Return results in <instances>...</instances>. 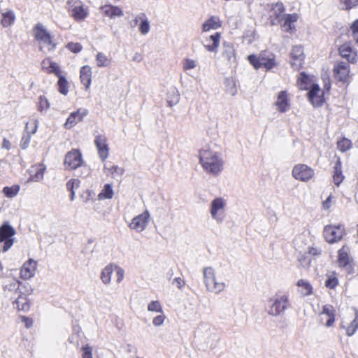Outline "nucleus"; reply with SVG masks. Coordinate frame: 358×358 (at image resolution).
Wrapping results in <instances>:
<instances>
[{
	"label": "nucleus",
	"mask_w": 358,
	"mask_h": 358,
	"mask_svg": "<svg viewBox=\"0 0 358 358\" xmlns=\"http://www.w3.org/2000/svg\"><path fill=\"white\" fill-rule=\"evenodd\" d=\"M166 320V316L164 314V312L162 313H159V315L155 316L152 320V324L155 327H160L162 326L164 321Z\"/></svg>",
	"instance_id": "56"
},
{
	"label": "nucleus",
	"mask_w": 358,
	"mask_h": 358,
	"mask_svg": "<svg viewBox=\"0 0 358 358\" xmlns=\"http://www.w3.org/2000/svg\"><path fill=\"white\" fill-rule=\"evenodd\" d=\"M221 34L215 32L210 36H204L201 43L205 49L210 52H217L220 44Z\"/></svg>",
	"instance_id": "13"
},
{
	"label": "nucleus",
	"mask_w": 358,
	"mask_h": 358,
	"mask_svg": "<svg viewBox=\"0 0 358 358\" xmlns=\"http://www.w3.org/2000/svg\"><path fill=\"white\" fill-rule=\"evenodd\" d=\"M313 82V80L312 77L309 76L305 73H301L299 78H298L297 83L301 90H310L311 85H315Z\"/></svg>",
	"instance_id": "35"
},
{
	"label": "nucleus",
	"mask_w": 358,
	"mask_h": 358,
	"mask_svg": "<svg viewBox=\"0 0 358 358\" xmlns=\"http://www.w3.org/2000/svg\"><path fill=\"white\" fill-rule=\"evenodd\" d=\"M324 88L321 89L318 85H312L308 93V97L312 105L315 107L322 106L325 101L324 96L328 93L331 83L329 79L324 78Z\"/></svg>",
	"instance_id": "5"
},
{
	"label": "nucleus",
	"mask_w": 358,
	"mask_h": 358,
	"mask_svg": "<svg viewBox=\"0 0 358 358\" xmlns=\"http://www.w3.org/2000/svg\"><path fill=\"white\" fill-rule=\"evenodd\" d=\"M34 36L39 44V48L44 52L53 50L56 46L50 34L41 24H37L34 28Z\"/></svg>",
	"instance_id": "4"
},
{
	"label": "nucleus",
	"mask_w": 358,
	"mask_h": 358,
	"mask_svg": "<svg viewBox=\"0 0 358 358\" xmlns=\"http://www.w3.org/2000/svg\"><path fill=\"white\" fill-rule=\"evenodd\" d=\"M31 138V135L24 133V134L22 136L20 146L21 149L26 150L28 148L30 141Z\"/></svg>",
	"instance_id": "54"
},
{
	"label": "nucleus",
	"mask_w": 358,
	"mask_h": 358,
	"mask_svg": "<svg viewBox=\"0 0 358 358\" xmlns=\"http://www.w3.org/2000/svg\"><path fill=\"white\" fill-rule=\"evenodd\" d=\"M203 283L208 292L219 294L227 287L225 281L220 280L215 273V270L212 266H206L202 269Z\"/></svg>",
	"instance_id": "2"
},
{
	"label": "nucleus",
	"mask_w": 358,
	"mask_h": 358,
	"mask_svg": "<svg viewBox=\"0 0 358 358\" xmlns=\"http://www.w3.org/2000/svg\"><path fill=\"white\" fill-rule=\"evenodd\" d=\"M38 120L36 118H30L26 123L24 133L34 135L36 133L38 127Z\"/></svg>",
	"instance_id": "41"
},
{
	"label": "nucleus",
	"mask_w": 358,
	"mask_h": 358,
	"mask_svg": "<svg viewBox=\"0 0 358 358\" xmlns=\"http://www.w3.org/2000/svg\"><path fill=\"white\" fill-rule=\"evenodd\" d=\"M100 10L104 16L111 20L115 19L116 17H122L124 15L123 10L120 7L113 6L110 4H107L101 6L100 8Z\"/></svg>",
	"instance_id": "26"
},
{
	"label": "nucleus",
	"mask_w": 358,
	"mask_h": 358,
	"mask_svg": "<svg viewBox=\"0 0 358 358\" xmlns=\"http://www.w3.org/2000/svg\"><path fill=\"white\" fill-rule=\"evenodd\" d=\"M345 9H350L358 3V0H343Z\"/></svg>",
	"instance_id": "61"
},
{
	"label": "nucleus",
	"mask_w": 358,
	"mask_h": 358,
	"mask_svg": "<svg viewBox=\"0 0 358 358\" xmlns=\"http://www.w3.org/2000/svg\"><path fill=\"white\" fill-rule=\"evenodd\" d=\"M13 307L18 311L27 312L30 308V303L27 296L20 292L17 295L13 297Z\"/></svg>",
	"instance_id": "23"
},
{
	"label": "nucleus",
	"mask_w": 358,
	"mask_h": 358,
	"mask_svg": "<svg viewBox=\"0 0 358 358\" xmlns=\"http://www.w3.org/2000/svg\"><path fill=\"white\" fill-rule=\"evenodd\" d=\"M57 85L59 92L64 95H66L69 92V83L66 78L61 76H59Z\"/></svg>",
	"instance_id": "45"
},
{
	"label": "nucleus",
	"mask_w": 358,
	"mask_h": 358,
	"mask_svg": "<svg viewBox=\"0 0 358 358\" xmlns=\"http://www.w3.org/2000/svg\"><path fill=\"white\" fill-rule=\"evenodd\" d=\"M344 176L342 173L341 162L338 159L334 166V173L333 175V180L336 186H338L343 180Z\"/></svg>",
	"instance_id": "38"
},
{
	"label": "nucleus",
	"mask_w": 358,
	"mask_h": 358,
	"mask_svg": "<svg viewBox=\"0 0 358 358\" xmlns=\"http://www.w3.org/2000/svg\"><path fill=\"white\" fill-rule=\"evenodd\" d=\"M291 65L294 69H300L304 59L303 50L301 46L295 45L292 48L291 53Z\"/></svg>",
	"instance_id": "18"
},
{
	"label": "nucleus",
	"mask_w": 358,
	"mask_h": 358,
	"mask_svg": "<svg viewBox=\"0 0 358 358\" xmlns=\"http://www.w3.org/2000/svg\"><path fill=\"white\" fill-rule=\"evenodd\" d=\"M114 192L112 186L110 184H106L98 194V199L99 200L110 199L113 196Z\"/></svg>",
	"instance_id": "43"
},
{
	"label": "nucleus",
	"mask_w": 358,
	"mask_h": 358,
	"mask_svg": "<svg viewBox=\"0 0 358 358\" xmlns=\"http://www.w3.org/2000/svg\"><path fill=\"white\" fill-rule=\"evenodd\" d=\"M15 16L13 11L9 10L2 14L1 24L3 27L10 26L15 21Z\"/></svg>",
	"instance_id": "44"
},
{
	"label": "nucleus",
	"mask_w": 358,
	"mask_h": 358,
	"mask_svg": "<svg viewBox=\"0 0 358 358\" xmlns=\"http://www.w3.org/2000/svg\"><path fill=\"white\" fill-rule=\"evenodd\" d=\"M20 191L19 185H13L12 187H5L3 189V192L8 198H13Z\"/></svg>",
	"instance_id": "48"
},
{
	"label": "nucleus",
	"mask_w": 358,
	"mask_h": 358,
	"mask_svg": "<svg viewBox=\"0 0 358 358\" xmlns=\"http://www.w3.org/2000/svg\"><path fill=\"white\" fill-rule=\"evenodd\" d=\"M322 316L326 317L325 326L327 327H331L334 325L335 322L336 311L334 307L331 305H325L322 308L321 313Z\"/></svg>",
	"instance_id": "30"
},
{
	"label": "nucleus",
	"mask_w": 358,
	"mask_h": 358,
	"mask_svg": "<svg viewBox=\"0 0 358 358\" xmlns=\"http://www.w3.org/2000/svg\"><path fill=\"white\" fill-rule=\"evenodd\" d=\"M124 169L121 167L114 165L105 164L103 168L104 173L110 176L112 178L118 180L124 173Z\"/></svg>",
	"instance_id": "31"
},
{
	"label": "nucleus",
	"mask_w": 358,
	"mask_h": 358,
	"mask_svg": "<svg viewBox=\"0 0 358 358\" xmlns=\"http://www.w3.org/2000/svg\"><path fill=\"white\" fill-rule=\"evenodd\" d=\"M332 196L329 195L328 198L323 202L322 207L324 209H329L331 207Z\"/></svg>",
	"instance_id": "63"
},
{
	"label": "nucleus",
	"mask_w": 358,
	"mask_h": 358,
	"mask_svg": "<svg viewBox=\"0 0 358 358\" xmlns=\"http://www.w3.org/2000/svg\"><path fill=\"white\" fill-rule=\"evenodd\" d=\"M150 220L151 215L146 209L142 213L135 216L129 223L128 227L136 232L140 233L147 228Z\"/></svg>",
	"instance_id": "10"
},
{
	"label": "nucleus",
	"mask_w": 358,
	"mask_h": 358,
	"mask_svg": "<svg viewBox=\"0 0 358 358\" xmlns=\"http://www.w3.org/2000/svg\"><path fill=\"white\" fill-rule=\"evenodd\" d=\"M92 68L85 65L81 67L80 71V79L81 83L85 85V88L87 90L91 85L92 82Z\"/></svg>",
	"instance_id": "29"
},
{
	"label": "nucleus",
	"mask_w": 358,
	"mask_h": 358,
	"mask_svg": "<svg viewBox=\"0 0 358 358\" xmlns=\"http://www.w3.org/2000/svg\"><path fill=\"white\" fill-rule=\"evenodd\" d=\"M180 101V94L176 87H171L167 92V103L170 107L177 104Z\"/></svg>",
	"instance_id": "39"
},
{
	"label": "nucleus",
	"mask_w": 358,
	"mask_h": 358,
	"mask_svg": "<svg viewBox=\"0 0 358 358\" xmlns=\"http://www.w3.org/2000/svg\"><path fill=\"white\" fill-rule=\"evenodd\" d=\"M243 40L244 42H246L248 44H251L255 40V31L254 30L246 31L243 36Z\"/></svg>",
	"instance_id": "53"
},
{
	"label": "nucleus",
	"mask_w": 358,
	"mask_h": 358,
	"mask_svg": "<svg viewBox=\"0 0 358 358\" xmlns=\"http://www.w3.org/2000/svg\"><path fill=\"white\" fill-rule=\"evenodd\" d=\"M36 267L37 262L33 259H29L23 264L20 269V278L24 280L33 278L35 275Z\"/></svg>",
	"instance_id": "21"
},
{
	"label": "nucleus",
	"mask_w": 358,
	"mask_h": 358,
	"mask_svg": "<svg viewBox=\"0 0 358 358\" xmlns=\"http://www.w3.org/2000/svg\"><path fill=\"white\" fill-rule=\"evenodd\" d=\"M50 107V103L44 96H40L38 98V110L40 112H43L47 110Z\"/></svg>",
	"instance_id": "52"
},
{
	"label": "nucleus",
	"mask_w": 358,
	"mask_h": 358,
	"mask_svg": "<svg viewBox=\"0 0 358 358\" xmlns=\"http://www.w3.org/2000/svg\"><path fill=\"white\" fill-rule=\"evenodd\" d=\"M83 355L82 358H93L92 357V348L86 345L82 348Z\"/></svg>",
	"instance_id": "59"
},
{
	"label": "nucleus",
	"mask_w": 358,
	"mask_h": 358,
	"mask_svg": "<svg viewBox=\"0 0 358 358\" xmlns=\"http://www.w3.org/2000/svg\"><path fill=\"white\" fill-rule=\"evenodd\" d=\"M325 286L329 289H334L338 285L337 273L335 271H328L326 274Z\"/></svg>",
	"instance_id": "40"
},
{
	"label": "nucleus",
	"mask_w": 358,
	"mask_h": 358,
	"mask_svg": "<svg viewBox=\"0 0 358 358\" xmlns=\"http://www.w3.org/2000/svg\"><path fill=\"white\" fill-rule=\"evenodd\" d=\"M334 73L336 79L342 82H348L349 80L350 66L345 62H339L334 67Z\"/></svg>",
	"instance_id": "22"
},
{
	"label": "nucleus",
	"mask_w": 358,
	"mask_h": 358,
	"mask_svg": "<svg viewBox=\"0 0 358 358\" xmlns=\"http://www.w3.org/2000/svg\"><path fill=\"white\" fill-rule=\"evenodd\" d=\"M324 237L329 243H334L341 241L345 234V228L342 224L328 225L324 229Z\"/></svg>",
	"instance_id": "11"
},
{
	"label": "nucleus",
	"mask_w": 358,
	"mask_h": 358,
	"mask_svg": "<svg viewBox=\"0 0 358 358\" xmlns=\"http://www.w3.org/2000/svg\"><path fill=\"white\" fill-rule=\"evenodd\" d=\"M299 20V15L296 13L285 14L282 17L280 22L283 31L294 34L296 32V22Z\"/></svg>",
	"instance_id": "15"
},
{
	"label": "nucleus",
	"mask_w": 358,
	"mask_h": 358,
	"mask_svg": "<svg viewBox=\"0 0 358 358\" xmlns=\"http://www.w3.org/2000/svg\"><path fill=\"white\" fill-rule=\"evenodd\" d=\"M150 22L145 15L144 19H141V22L139 24V31L141 34L146 35L150 31Z\"/></svg>",
	"instance_id": "50"
},
{
	"label": "nucleus",
	"mask_w": 358,
	"mask_h": 358,
	"mask_svg": "<svg viewBox=\"0 0 358 358\" xmlns=\"http://www.w3.org/2000/svg\"><path fill=\"white\" fill-rule=\"evenodd\" d=\"M314 175V170L304 164L295 165L292 171V176L294 179L305 182L310 180Z\"/></svg>",
	"instance_id": "12"
},
{
	"label": "nucleus",
	"mask_w": 358,
	"mask_h": 358,
	"mask_svg": "<svg viewBox=\"0 0 358 358\" xmlns=\"http://www.w3.org/2000/svg\"><path fill=\"white\" fill-rule=\"evenodd\" d=\"M352 146L351 141L346 138H342L337 141V148L341 152L348 150Z\"/></svg>",
	"instance_id": "46"
},
{
	"label": "nucleus",
	"mask_w": 358,
	"mask_h": 358,
	"mask_svg": "<svg viewBox=\"0 0 358 358\" xmlns=\"http://www.w3.org/2000/svg\"><path fill=\"white\" fill-rule=\"evenodd\" d=\"M94 144L97 148L100 158L102 161H105L109 155V148L106 137L104 135L96 136Z\"/></svg>",
	"instance_id": "20"
},
{
	"label": "nucleus",
	"mask_w": 358,
	"mask_h": 358,
	"mask_svg": "<svg viewBox=\"0 0 358 358\" xmlns=\"http://www.w3.org/2000/svg\"><path fill=\"white\" fill-rule=\"evenodd\" d=\"M199 66V63L196 60L185 57L182 61V68L185 72H188L192 69H194Z\"/></svg>",
	"instance_id": "42"
},
{
	"label": "nucleus",
	"mask_w": 358,
	"mask_h": 358,
	"mask_svg": "<svg viewBox=\"0 0 358 358\" xmlns=\"http://www.w3.org/2000/svg\"><path fill=\"white\" fill-rule=\"evenodd\" d=\"M349 248L343 246L338 251V264L339 267L345 268L347 270L351 269V258L349 257Z\"/></svg>",
	"instance_id": "27"
},
{
	"label": "nucleus",
	"mask_w": 358,
	"mask_h": 358,
	"mask_svg": "<svg viewBox=\"0 0 358 358\" xmlns=\"http://www.w3.org/2000/svg\"><path fill=\"white\" fill-rule=\"evenodd\" d=\"M67 5L69 13L76 20H83L87 17V7L80 0H69Z\"/></svg>",
	"instance_id": "9"
},
{
	"label": "nucleus",
	"mask_w": 358,
	"mask_h": 358,
	"mask_svg": "<svg viewBox=\"0 0 358 358\" xmlns=\"http://www.w3.org/2000/svg\"><path fill=\"white\" fill-rule=\"evenodd\" d=\"M298 292L303 296H307L313 294V287L311 284L305 279H300L296 282Z\"/></svg>",
	"instance_id": "34"
},
{
	"label": "nucleus",
	"mask_w": 358,
	"mask_h": 358,
	"mask_svg": "<svg viewBox=\"0 0 358 358\" xmlns=\"http://www.w3.org/2000/svg\"><path fill=\"white\" fill-rule=\"evenodd\" d=\"M148 310L152 313H162V306L159 301H152L148 305Z\"/></svg>",
	"instance_id": "47"
},
{
	"label": "nucleus",
	"mask_w": 358,
	"mask_h": 358,
	"mask_svg": "<svg viewBox=\"0 0 358 358\" xmlns=\"http://www.w3.org/2000/svg\"><path fill=\"white\" fill-rule=\"evenodd\" d=\"M20 282L17 280H13L9 283L6 284L4 287L6 296L10 297V299H13V297L20 293Z\"/></svg>",
	"instance_id": "32"
},
{
	"label": "nucleus",
	"mask_w": 358,
	"mask_h": 358,
	"mask_svg": "<svg viewBox=\"0 0 358 358\" xmlns=\"http://www.w3.org/2000/svg\"><path fill=\"white\" fill-rule=\"evenodd\" d=\"M87 114L88 110L85 108H79L76 111L71 113L64 123V127L67 129L73 128L76 124L83 121Z\"/></svg>",
	"instance_id": "16"
},
{
	"label": "nucleus",
	"mask_w": 358,
	"mask_h": 358,
	"mask_svg": "<svg viewBox=\"0 0 358 358\" xmlns=\"http://www.w3.org/2000/svg\"><path fill=\"white\" fill-rule=\"evenodd\" d=\"M115 264H108L103 268L101 273V280L104 285L111 282L112 274L114 273Z\"/></svg>",
	"instance_id": "36"
},
{
	"label": "nucleus",
	"mask_w": 358,
	"mask_h": 358,
	"mask_svg": "<svg viewBox=\"0 0 358 358\" xmlns=\"http://www.w3.org/2000/svg\"><path fill=\"white\" fill-rule=\"evenodd\" d=\"M274 105L280 113H285L289 109L290 101L286 91H281L278 94Z\"/></svg>",
	"instance_id": "25"
},
{
	"label": "nucleus",
	"mask_w": 358,
	"mask_h": 358,
	"mask_svg": "<svg viewBox=\"0 0 358 358\" xmlns=\"http://www.w3.org/2000/svg\"><path fill=\"white\" fill-rule=\"evenodd\" d=\"M227 201L222 197H216L209 204V213L212 220L222 224L226 218Z\"/></svg>",
	"instance_id": "6"
},
{
	"label": "nucleus",
	"mask_w": 358,
	"mask_h": 358,
	"mask_svg": "<svg viewBox=\"0 0 358 358\" xmlns=\"http://www.w3.org/2000/svg\"><path fill=\"white\" fill-rule=\"evenodd\" d=\"M10 148H11L10 142L8 139L3 138V142H2V148L8 150L10 149Z\"/></svg>",
	"instance_id": "64"
},
{
	"label": "nucleus",
	"mask_w": 358,
	"mask_h": 358,
	"mask_svg": "<svg viewBox=\"0 0 358 358\" xmlns=\"http://www.w3.org/2000/svg\"><path fill=\"white\" fill-rule=\"evenodd\" d=\"M67 48L72 52L78 53L82 50V45L78 43H69Z\"/></svg>",
	"instance_id": "58"
},
{
	"label": "nucleus",
	"mask_w": 358,
	"mask_h": 358,
	"mask_svg": "<svg viewBox=\"0 0 358 358\" xmlns=\"http://www.w3.org/2000/svg\"><path fill=\"white\" fill-rule=\"evenodd\" d=\"M145 17V13H142L138 14L133 21V23H134L133 26H136V25L139 24L141 22V19H144Z\"/></svg>",
	"instance_id": "62"
},
{
	"label": "nucleus",
	"mask_w": 358,
	"mask_h": 358,
	"mask_svg": "<svg viewBox=\"0 0 358 358\" xmlns=\"http://www.w3.org/2000/svg\"><path fill=\"white\" fill-rule=\"evenodd\" d=\"M248 59L255 69L264 67L266 71H269L277 66L275 56L270 52L264 51L259 55H249Z\"/></svg>",
	"instance_id": "3"
},
{
	"label": "nucleus",
	"mask_w": 358,
	"mask_h": 358,
	"mask_svg": "<svg viewBox=\"0 0 358 358\" xmlns=\"http://www.w3.org/2000/svg\"><path fill=\"white\" fill-rule=\"evenodd\" d=\"M83 164L82 155L78 150L69 152L64 159V166L68 169H76Z\"/></svg>",
	"instance_id": "14"
},
{
	"label": "nucleus",
	"mask_w": 358,
	"mask_h": 358,
	"mask_svg": "<svg viewBox=\"0 0 358 358\" xmlns=\"http://www.w3.org/2000/svg\"><path fill=\"white\" fill-rule=\"evenodd\" d=\"M339 52L342 57L345 58L348 62L354 63L357 61V52L353 50L350 44L345 43L339 48Z\"/></svg>",
	"instance_id": "28"
},
{
	"label": "nucleus",
	"mask_w": 358,
	"mask_h": 358,
	"mask_svg": "<svg viewBox=\"0 0 358 358\" xmlns=\"http://www.w3.org/2000/svg\"><path fill=\"white\" fill-rule=\"evenodd\" d=\"M285 8L282 3H276L272 6L269 11V18L272 25L278 24L284 14Z\"/></svg>",
	"instance_id": "24"
},
{
	"label": "nucleus",
	"mask_w": 358,
	"mask_h": 358,
	"mask_svg": "<svg viewBox=\"0 0 358 358\" xmlns=\"http://www.w3.org/2000/svg\"><path fill=\"white\" fill-rule=\"evenodd\" d=\"M16 234L15 229L8 222L3 223L0 227V243H3L2 251H8L14 243L13 238Z\"/></svg>",
	"instance_id": "8"
},
{
	"label": "nucleus",
	"mask_w": 358,
	"mask_h": 358,
	"mask_svg": "<svg viewBox=\"0 0 358 358\" xmlns=\"http://www.w3.org/2000/svg\"><path fill=\"white\" fill-rule=\"evenodd\" d=\"M95 60L96 66L99 68L110 67L112 63L111 58L101 52L96 55Z\"/></svg>",
	"instance_id": "37"
},
{
	"label": "nucleus",
	"mask_w": 358,
	"mask_h": 358,
	"mask_svg": "<svg viewBox=\"0 0 358 358\" xmlns=\"http://www.w3.org/2000/svg\"><path fill=\"white\" fill-rule=\"evenodd\" d=\"M48 64L49 69L48 71V73H54L57 76H60V69L57 63L52 62L49 59H44V65Z\"/></svg>",
	"instance_id": "49"
},
{
	"label": "nucleus",
	"mask_w": 358,
	"mask_h": 358,
	"mask_svg": "<svg viewBox=\"0 0 358 358\" xmlns=\"http://www.w3.org/2000/svg\"><path fill=\"white\" fill-rule=\"evenodd\" d=\"M270 307L268 313L270 315L278 316L283 313L290 307L287 294L279 293L270 300Z\"/></svg>",
	"instance_id": "7"
},
{
	"label": "nucleus",
	"mask_w": 358,
	"mask_h": 358,
	"mask_svg": "<svg viewBox=\"0 0 358 358\" xmlns=\"http://www.w3.org/2000/svg\"><path fill=\"white\" fill-rule=\"evenodd\" d=\"M358 328V314L355 318L351 322L350 324L346 328V334L348 336H352Z\"/></svg>",
	"instance_id": "51"
},
{
	"label": "nucleus",
	"mask_w": 358,
	"mask_h": 358,
	"mask_svg": "<svg viewBox=\"0 0 358 358\" xmlns=\"http://www.w3.org/2000/svg\"><path fill=\"white\" fill-rule=\"evenodd\" d=\"M352 31L353 38L358 45V19L355 20L351 26Z\"/></svg>",
	"instance_id": "60"
},
{
	"label": "nucleus",
	"mask_w": 358,
	"mask_h": 358,
	"mask_svg": "<svg viewBox=\"0 0 358 358\" xmlns=\"http://www.w3.org/2000/svg\"><path fill=\"white\" fill-rule=\"evenodd\" d=\"M114 272L115 273L116 282L120 283L124 277V271L119 266L115 265Z\"/></svg>",
	"instance_id": "55"
},
{
	"label": "nucleus",
	"mask_w": 358,
	"mask_h": 358,
	"mask_svg": "<svg viewBox=\"0 0 358 358\" xmlns=\"http://www.w3.org/2000/svg\"><path fill=\"white\" fill-rule=\"evenodd\" d=\"M221 57L228 64H234L236 60V50L231 43L224 41L222 43Z\"/></svg>",
	"instance_id": "17"
},
{
	"label": "nucleus",
	"mask_w": 358,
	"mask_h": 358,
	"mask_svg": "<svg viewBox=\"0 0 358 358\" xmlns=\"http://www.w3.org/2000/svg\"><path fill=\"white\" fill-rule=\"evenodd\" d=\"M199 163L208 174L218 176L224 169V161L220 153L205 146L199 150Z\"/></svg>",
	"instance_id": "1"
},
{
	"label": "nucleus",
	"mask_w": 358,
	"mask_h": 358,
	"mask_svg": "<svg viewBox=\"0 0 358 358\" xmlns=\"http://www.w3.org/2000/svg\"><path fill=\"white\" fill-rule=\"evenodd\" d=\"M221 27V21L216 16H212L206 20L202 24V31L208 32L210 30H216Z\"/></svg>",
	"instance_id": "33"
},
{
	"label": "nucleus",
	"mask_w": 358,
	"mask_h": 358,
	"mask_svg": "<svg viewBox=\"0 0 358 358\" xmlns=\"http://www.w3.org/2000/svg\"><path fill=\"white\" fill-rule=\"evenodd\" d=\"M45 171L46 166L42 163L31 166L29 169L30 176L27 180V182L41 181L44 178Z\"/></svg>",
	"instance_id": "19"
},
{
	"label": "nucleus",
	"mask_w": 358,
	"mask_h": 358,
	"mask_svg": "<svg viewBox=\"0 0 358 358\" xmlns=\"http://www.w3.org/2000/svg\"><path fill=\"white\" fill-rule=\"evenodd\" d=\"M80 181L78 179H71L66 183V188L69 191H74L80 187Z\"/></svg>",
	"instance_id": "57"
}]
</instances>
